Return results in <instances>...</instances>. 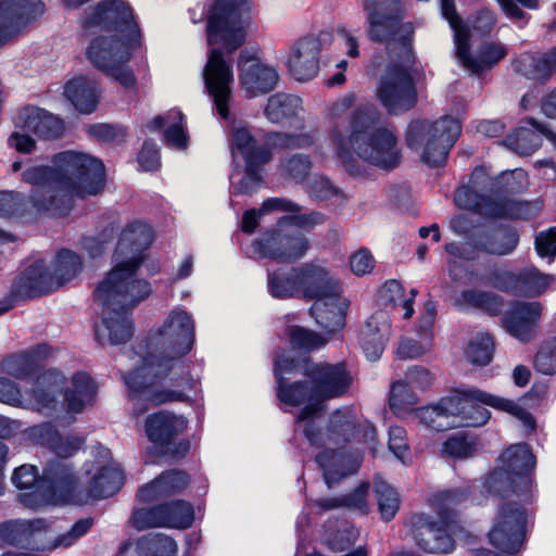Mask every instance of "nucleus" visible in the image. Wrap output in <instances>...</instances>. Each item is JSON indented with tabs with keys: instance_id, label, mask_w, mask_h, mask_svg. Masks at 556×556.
Returning a JSON list of instances; mask_svg holds the SVG:
<instances>
[{
	"instance_id": "43",
	"label": "nucleus",
	"mask_w": 556,
	"mask_h": 556,
	"mask_svg": "<svg viewBox=\"0 0 556 556\" xmlns=\"http://www.w3.org/2000/svg\"><path fill=\"white\" fill-rule=\"evenodd\" d=\"M446 401L447 396L442 397L437 404L416 407L415 416L427 428L437 432L455 428L456 422L452 419L451 407Z\"/></svg>"
},
{
	"instance_id": "53",
	"label": "nucleus",
	"mask_w": 556,
	"mask_h": 556,
	"mask_svg": "<svg viewBox=\"0 0 556 556\" xmlns=\"http://www.w3.org/2000/svg\"><path fill=\"white\" fill-rule=\"evenodd\" d=\"M494 349L493 337L490 333H481L469 341L465 354L472 365L486 366L493 359Z\"/></svg>"
},
{
	"instance_id": "2",
	"label": "nucleus",
	"mask_w": 556,
	"mask_h": 556,
	"mask_svg": "<svg viewBox=\"0 0 556 556\" xmlns=\"http://www.w3.org/2000/svg\"><path fill=\"white\" fill-rule=\"evenodd\" d=\"M154 239L150 225L134 220L122 230L116 248L118 262L98 283L93 291L94 302L102 306L101 326L96 328V340L103 338L113 344H124L134 336L132 311L152 293L151 283L137 278L144 262V251Z\"/></svg>"
},
{
	"instance_id": "15",
	"label": "nucleus",
	"mask_w": 556,
	"mask_h": 556,
	"mask_svg": "<svg viewBox=\"0 0 556 556\" xmlns=\"http://www.w3.org/2000/svg\"><path fill=\"white\" fill-rule=\"evenodd\" d=\"M376 98L390 114L406 113L418 103L416 81L403 63H390L381 76Z\"/></svg>"
},
{
	"instance_id": "60",
	"label": "nucleus",
	"mask_w": 556,
	"mask_h": 556,
	"mask_svg": "<svg viewBox=\"0 0 556 556\" xmlns=\"http://www.w3.org/2000/svg\"><path fill=\"white\" fill-rule=\"evenodd\" d=\"M312 166L308 155L296 153L285 161L282 173L285 177L295 182H303L308 177Z\"/></svg>"
},
{
	"instance_id": "52",
	"label": "nucleus",
	"mask_w": 556,
	"mask_h": 556,
	"mask_svg": "<svg viewBox=\"0 0 556 556\" xmlns=\"http://www.w3.org/2000/svg\"><path fill=\"white\" fill-rule=\"evenodd\" d=\"M374 493L378 504L381 519L389 522L394 519L400 509V496L397 491L386 481H375Z\"/></svg>"
},
{
	"instance_id": "33",
	"label": "nucleus",
	"mask_w": 556,
	"mask_h": 556,
	"mask_svg": "<svg viewBox=\"0 0 556 556\" xmlns=\"http://www.w3.org/2000/svg\"><path fill=\"white\" fill-rule=\"evenodd\" d=\"M23 126L38 138L54 140L65 134V121L58 115L38 106H26L21 112Z\"/></svg>"
},
{
	"instance_id": "23",
	"label": "nucleus",
	"mask_w": 556,
	"mask_h": 556,
	"mask_svg": "<svg viewBox=\"0 0 556 556\" xmlns=\"http://www.w3.org/2000/svg\"><path fill=\"white\" fill-rule=\"evenodd\" d=\"M43 13L41 0H0V46Z\"/></svg>"
},
{
	"instance_id": "19",
	"label": "nucleus",
	"mask_w": 556,
	"mask_h": 556,
	"mask_svg": "<svg viewBox=\"0 0 556 556\" xmlns=\"http://www.w3.org/2000/svg\"><path fill=\"white\" fill-rule=\"evenodd\" d=\"M492 288L516 296L535 298L549 287L552 277L540 271L535 266L525 267L518 271L495 268L485 276Z\"/></svg>"
},
{
	"instance_id": "9",
	"label": "nucleus",
	"mask_w": 556,
	"mask_h": 556,
	"mask_svg": "<svg viewBox=\"0 0 556 556\" xmlns=\"http://www.w3.org/2000/svg\"><path fill=\"white\" fill-rule=\"evenodd\" d=\"M274 377L275 394L280 404L290 407L303 406L296 420H305L320 413L313 383L307 379V371L302 355L282 353L275 357Z\"/></svg>"
},
{
	"instance_id": "59",
	"label": "nucleus",
	"mask_w": 556,
	"mask_h": 556,
	"mask_svg": "<svg viewBox=\"0 0 556 556\" xmlns=\"http://www.w3.org/2000/svg\"><path fill=\"white\" fill-rule=\"evenodd\" d=\"M288 336L293 348L305 352H312L324 344L320 334L301 326H290Z\"/></svg>"
},
{
	"instance_id": "17",
	"label": "nucleus",
	"mask_w": 556,
	"mask_h": 556,
	"mask_svg": "<svg viewBox=\"0 0 556 556\" xmlns=\"http://www.w3.org/2000/svg\"><path fill=\"white\" fill-rule=\"evenodd\" d=\"M193 521L194 508L185 500H173L149 508H136L131 514L132 527L139 531L150 528L186 530Z\"/></svg>"
},
{
	"instance_id": "39",
	"label": "nucleus",
	"mask_w": 556,
	"mask_h": 556,
	"mask_svg": "<svg viewBox=\"0 0 556 556\" xmlns=\"http://www.w3.org/2000/svg\"><path fill=\"white\" fill-rule=\"evenodd\" d=\"M125 476L123 470L112 467L102 466L98 472L92 477L88 488L87 496L84 497L79 492L76 493L83 498V503L86 500H102L108 498L116 494L124 485Z\"/></svg>"
},
{
	"instance_id": "47",
	"label": "nucleus",
	"mask_w": 556,
	"mask_h": 556,
	"mask_svg": "<svg viewBox=\"0 0 556 556\" xmlns=\"http://www.w3.org/2000/svg\"><path fill=\"white\" fill-rule=\"evenodd\" d=\"M83 270V260L73 250L63 248L54 258L53 271L51 273L55 288H60L74 278Z\"/></svg>"
},
{
	"instance_id": "50",
	"label": "nucleus",
	"mask_w": 556,
	"mask_h": 556,
	"mask_svg": "<svg viewBox=\"0 0 556 556\" xmlns=\"http://www.w3.org/2000/svg\"><path fill=\"white\" fill-rule=\"evenodd\" d=\"M327 432L330 441L346 444L355 439L357 425L350 413L336 409L329 417Z\"/></svg>"
},
{
	"instance_id": "24",
	"label": "nucleus",
	"mask_w": 556,
	"mask_h": 556,
	"mask_svg": "<svg viewBox=\"0 0 556 556\" xmlns=\"http://www.w3.org/2000/svg\"><path fill=\"white\" fill-rule=\"evenodd\" d=\"M468 240L471 248L478 252L505 256L516 250L520 235L516 227L501 223L493 228L472 231Z\"/></svg>"
},
{
	"instance_id": "14",
	"label": "nucleus",
	"mask_w": 556,
	"mask_h": 556,
	"mask_svg": "<svg viewBox=\"0 0 556 556\" xmlns=\"http://www.w3.org/2000/svg\"><path fill=\"white\" fill-rule=\"evenodd\" d=\"M81 27H99L104 31L121 34L130 40L139 41L141 30L135 20L134 10L126 0H100L85 10Z\"/></svg>"
},
{
	"instance_id": "46",
	"label": "nucleus",
	"mask_w": 556,
	"mask_h": 556,
	"mask_svg": "<svg viewBox=\"0 0 556 556\" xmlns=\"http://www.w3.org/2000/svg\"><path fill=\"white\" fill-rule=\"evenodd\" d=\"M508 54V49L501 42L482 41L478 46L477 55L470 56L465 67L475 75L493 68Z\"/></svg>"
},
{
	"instance_id": "34",
	"label": "nucleus",
	"mask_w": 556,
	"mask_h": 556,
	"mask_svg": "<svg viewBox=\"0 0 556 556\" xmlns=\"http://www.w3.org/2000/svg\"><path fill=\"white\" fill-rule=\"evenodd\" d=\"M391 326L383 314H372L359 332V344L367 359H379L389 340Z\"/></svg>"
},
{
	"instance_id": "5",
	"label": "nucleus",
	"mask_w": 556,
	"mask_h": 556,
	"mask_svg": "<svg viewBox=\"0 0 556 556\" xmlns=\"http://www.w3.org/2000/svg\"><path fill=\"white\" fill-rule=\"evenodd\" d=\"M250 10L251 0H213L207 10L206 40L211 49L203 68V80L216 113L224 121L230 117L232 99L231 55L245 43L243 18Z\"/></svg>"
},
{
	"instance_id": "13",
	"label": "nucleus",
	"mask_w": 556,
	"mask_h": 556,
	"mask_svg": "<svg viewBox=\"0 0 556 556\" xmlns=\"http://www.w3.org/2000/svg\"><path fill=\"white\" fill-rule=\"evenodd\" d=\"M454 510L441 508L439 519L426 513H416L409 517V531L418 546L428 554H448L455 549L456 542L451 533Z\"/></svg>"
},
{
	"instance_id": "21",
	"label": "nucleus",
	"mask_w": 556,
	"mask_h": 556,
	"mask_svg": "<svg viewBox=\"0 0 556 556\" xmlns=\"http://www.w3.org/2000/svg\"><path fill=\"white\" fill-rule=\"evenodd\" d=\"M239 81L247 97L254 98L273 91L279 76L274 67L263 64L248 50H242L238 58Z\"/></svg>"
},
{
	"instance_id": "49",
	"label": "nucleus",
	"mask_w": 556,
	"mask_h": 556,
	"mask_svg": "<svg viewBox=\"0 0 556 556\" xmlns=\"http://www.w3.org/2000/svg\"><path fill=\"white\" fill-rule=\"evenodd\" d=\"M454 33L456 55L465 67L471 56L470 27L464 22L457 10L441 13Z\"/></svg>"
},
{
	"instance_id": "27",
	"label": "nucleus",
	"mask_w": 556,
	"mask_h": 556,
	"mask_svg": "<svg viewBox=\"0 0 556 556\" xmlns=\"http://www.w3.org/2000/svg\"><path fill=\"white\" fill-rule=\"evenodd\" d=\"M542 309L540 302L514 301L503 315V325L509 334L529 342L534 338Z\"/></svg>"
},
{
	"instance_id": "55",
	"label": "nucleus",
	"mask_w": 556,
	"mask_h": 556,
	"mask_svg": "<svg viewBox=\"0 0 556 556\" xmlns=\"http://www.w3.org/2000/svg\"><path fill=\"white\" fill-rule=\"evenodd\" d=\"M86 131L100 143L122 144L128 136V127L121 124L94 123L88 125Z\"/></svg>"
},
{
	"instance_id": "26",
	"label": "nucleus",
	"mask_w": 556,
	"mask_h": 556,
	"mask_svg": "<svg viewBox=\"0 0 556 556\" xmlns=\"http://www.w3.org/2000/svg\"><path fill=\"white\" fill-rule=\"evenodd\" d=\"M482 391L479 389L457 390L456 394L447 396L450 414L457 427H481L491 418V412L480 403Z\"/></svg>"
},
{
	"instance_id": "63",
	"label": "nucleus",
	"mask_w": 556,
	"mask_h": 556,
	"mask_svg": "<svg viewBox=\"0 0 556 556\" xmlns=\"http://www.w3.org/2000/svg\"><path fill=\"white\" fill-rule=\"evenodd\" d=\"M137 162L144 172H156L161 168V152L153 139H146L137 155Z\"/></svg>"
},
{
	"instance_id": "32",
	"label": "nucleus",
	"mask_w": 556,
	"mask_h": 556,
	"mask_svg": "<svg viewBox=\"0 0 556 556\" xmlns=\"http://www.w3.org/2000/svg\"><path fill=\"white\" fill-rule=\"evenodd\" d=\"M29 437L35 443L54 453L58 456L56 459L62 460H67L75 455L84 444V440L79 437L64 439L56 426L50 421L31 427Z\"/></svg>"
},
{
	"instance_id": "8",
	"label": "nucleus",
	"mask_w": 556,
	"mask_h": 556,
	"mask_svg": "<svg viewBox=\"0 0 556 556\" xmlns=\"http://www.w3.org/2000/svg\"><path fill=\"white\" fill-rule=\"evenodd\" d=\"M362 5L367 38L374 43L399 45L403 61L413 64L415 28L412 22H405L406 8L402 0H362Z\"/></svg>"
},
{
	"instance_id": "51",
	"label": "nucleus",
	"mask_w": 556,
	"mask_h": 556,
	"mask_svg": "<svg viewBox=\"0 0 556 556\" xmlns=\"http://www.w3.org/2000/svg\"><path fill=\"white\" fill-rule=\"evenodd\" d=\"M419 399L413 389L403 380L392 383L389 395V407L397 416L404 417L413 413Z\"/></svg>"
},
{
	"instance_id": "25",
	"label": "nucleus",
	"mask_w": 556,
	"mask_h": 556,
	"mask_svg": "<svg viewBox=\"0 0 556 556\" xmlns=\"http://www.w3.org/2000/svg\"><path fill=\"white\" fill-rule=\"evenodd\" d=\"M51 354L48 343L35 344L26 351L5 356L0 363V371L17 380H37L42 374V362Z\"/></svg>"
},
{
	"instance_id": "6",
	"label": "nucleus",
	"mask_w": 556,
	"mask_h": 556,
	"mask_svg": "<svg viewBox=\"0 0 556 556\" xmlns=\"http://www.w3.org/2000/svg\"><path fill=\"white\" fill-rule=\"evenodd\" d=\"M379 123L380 112L376 105L364 104L356 108L351 115L349 137H344L340 130L332 131L331 139L336 146L337 157L352 177L363 175L354 153L386 172H392L400 166L402 152L397 147V138Z\"/></svg>"
},
{
	"instance_id": "45",
	"label": "nucleus",
	"mask_w": 556,
	"mask_h": 556,
	"mask_svg": "<svg viewBox=\"0 0 556 556\" xmlns=\"http://www.w3.org/2000/svg\"><path fill=\"white\" fill-rule=\"evenodd\" d=\"M457 305L460 308H478L490 316H497L503 311L504 299L502 295L490 291L466 289L460 292Z\"/></svg>"
},
{
	"instance_id": "11",
	"label": "nucleus",
	"mask_w": 556,
	"mask_h": 556,
	"mask_svg": "<svg viewBox=\"0 0 556 556\" xmlns=\"http://www.w3.org/2000/svg\"><path fill=\"white\" fill-rule=\"evenodd\" d=\"M187 426L186 417L169 410H159L147 416L144 432L157 456L180 460L189 454L191 447L189 439H179Z\"/></svg>"
},
{
	"instance_id": "7",
	"label": "nucleus",
	"mask_w": 556,
	"mask_h": 556,
	"mask_svg": "<svg viewBox=\"0 0 556 556\" xmlns=\"http://www.w3.org/2000/svg\"><path fill=\"white\" fill-rule=\"evenodd\" d=\"M11 480L16 489L23 491L18 494V500L28 508L75 505L83 502L76 493L78 479L74 466L68 460H49L41 476L36 466L24 464L14 469Z\"/></svg>"
},
{
	"instance_id": "41",
	"label": "nucleus",
	"mask_w": 556,
	"mask_h": 556,
	"mask_svg": "<svg viewBox=\"0 0 556 556\" xmlns=\"http://www.w3.org/2000/svg\"><path fill=\"white\" fill-rule=\"evenodd\" d=\"M46 520H8L0 523V538L14 546H26L37 532L45 531Z\"/></svg>"
},
{
	"instance_id": "10",
	"label": "nucleus",
	"mask_w": 556,
	"mask_h": 556,
	"mask_svg": "<svg viewBox=\"0 0 556 556\" xmlns=\"http://www.w3.org/2000/svg\"><path fill=\"white\" fill-rule=\"evenodd\" d=\"M460 132V123L451 116L441 117L432 123L418 118L407 125L405 141L412 151L422 150V162L438 168L445 164Z\"/></svg>"
},
{
	"instance_id": "61",
	"label": "nucleus",
	"mask_w": 556,
	"mask_h": 556,
	"mask_svg": "<svg viewBox=\"0 0 556 556\" xmlns=\"http://www.w3.org/2000/svg\"><path fill=\"white\" fill-rule=\"evenodd\" d=\"M26 211V197L20 191H0V216H22Z\"/></svg>"
},
{
	"instance_id": "1",
	"label": "nucleus",
	"mask_w": 556,
	"mask_h": 556,
	"mask_svg": "<svg viewBox=\"0 0 556 556\" xmlns=\"http://www.w3.org/2000/svg\"><path fill=\"white\" fill-rule=\"evenodd\" d=\"M194 341L192 316L184 309L172 311L157 336L142 340L146 353L140 366L123 377L129 399L146 400L153 405L191 403L187 392L194 391L198 381L190 364L176 358L189 354Z\"/></svg>"
},
{
	"instance_id": "44",
	"label": "nucleus",
	"mask_w": 556,
	"mask_h": 556,
	"mask_svg": "<svg viewBox=\"0 0 556 556\" xmlns=\"http://www.w3.org/2000/svg\"><path fill=\"white\" fill-rule=\"evenodd\" d=\"M301 106L302 99L299 96L277 92L268 98L264 114L271 123H283L294 118Z\"/></svg>"
},
{
	"instance_id": "40",
	"label": "nucleus",
	"mask_w": 556,
	"mask_h": 556,
	"mask_svg": "<svg viewBox=\"0 0 556 556\" xmlns=\"http://www.w3.org/2000/svg\"><path fill=\"white\" fill-rule=\"evenodd\" d=\"M340 300L341 295L314 303L309 308L318 326L328 333H334L345 326L348 303H341Z\"/></svg>"
},
{
	"instance_id": "31",
	"label": "nucleus",
	"mask_w": 556,
	"mask_h": 556,
	"mask_svg": "<svg viewBox=\"0 0 556 556\" xmlns=\"http://www.w3.org/2000/svg\"><path fill=\"white\" fill-rule=\"evenodd\" d=\"M315 462L323 472V479L328 489L355 473L361 465L357 458L344 447L324 448L316 454Z\"/></svg>"
},
{
	"instance_id": "62",
	"label": "nucleus",
	"mask_w": 556,
	"mask_h": 556,
	"mask_svg": "<svg viewBox=\"0 0 556 556\" xmlns=\"http://www.w3.org/2000/svg\"><path fill=\"white\" fill-rule=\"evenodd\" d=\"M168 117L172 118V124L164 130L165 143L179 149L186 148L188 136L184 129L185 114L181 111H176Z\"/></svg>"
},
{
	"instance_id": "16",
	"label": "nucleus",
	"mask_w": 556,
	"mask_h": 556,
	"mask_svg": "<svg viewBox=\"0 0 556 556\" xmlns=\"http://www.w3.org/2000/svg\"><path fill=\"white\" fill-rule=\"evenodd\" d=\"M302 358L321 410L327 401L341 397L349 392L352 376L345 362H314L308 355H302Z\"/></svg>"
},
{
	"instance_id": "64",
	"label": "nucleus",
	"mask_w": 556,
	"mask_h": 556,
	"mask_svg": "<svg viewBox=\"0 0 556 556\" xmlns=\"http://www.w3.org/2000/svg\"><path fill=\"white\" fill-rule=\"evenodd\" d=\"M534 248L538 255L553 262L556 257V227H551L535 236Z\"/></svg>"
},
{
	"instance_id": "36",
	"label": "nucleus",
	"mask_w": 556,
	"mask_h": 556,
	"mask_svg": "<svg viewBox=\"0 0 556 556\" xmlns=\"http://www.w3.org/2000/svg\"><path fill=\"white\" fill-rule=\"evenodd\" d=\"M302 265L279 267L267 275L269 294L277 300L302 299Z\"/></svg>"
},
{
	"instance_id": "37",
	"label": "nucleus",
	"mask_w": 556,
	"mask_h": 556,
	"mask_svg": "<svg viewBox=\"0 0 556 556\" xmlns=\"http://www.w3.org/2000/svg\"><path fill=\"white\" fill-rule=\"evenodd\" d=\"M507 193L497 197L492 204L491 218H505L511 220H530L539 215L543 208V202L539 199L515 200L506 198Z\"/></svg>"
},
{
	"instance_id": "42",
	"label": "nucleus",
	"mask_w": 556,
	"mask_h": 556,
	"mask_svg": "<svg viewBox=\"0 0 556 556\" xmlns=\"http://www.w3.org/2000/svg\"><path fill=\"white\" fill-rule=\"evenodd\" d=\"M518 70L529 79L545 83L556 73V45L540 56L527 55L518 61Z\"/></svg>"
},
{
	"instance_id": "22",
	"label": "nucleus",
	"mask_w": 556,
	"mask_h": 556,
	"mask_svg": "<svg viewBox=\"0 0 556 556\" xmlns=\"http://www.w3.org/2000/svg\"><path fill=\"white\" fill-rule=\"evenodd\" d=\"M56 290L51 271L46 262L41 258L36 260L27 266L12 283L10 294L0 301V306L7 300L12 301L15 306L16 299H34L43 294H48Z\"/></svg>"
},
{
	"instance_id": "38",
	"label": "nucleus",
	"mask_w": 556,
	"mask_h": 556,
	"mask_svg": "<svg viewBox=\"0 0 556 556\" xmlns=\"http://www.w3.org/2000/svg\"><path fill=\"white\" fill-rule=\"evenodd\" d=\"M64 94L80 114L93 113L100 101L96 83L84 76L70 79L64 86Z\"/></svg>"
},
{
	"instance_id": "29",
	"label": "nucleus",
	"mask_w": 556,
	"mask_h": 556,
	"mask_svg": "<svg viewBox=\"0 0 556 556\" xmlns=\"http://www.w3.org/2000/svg\"><path fill=\"white\" fill-rule=\"evenodd\" d=\"M543 136L556 146V134L553 130L534 117H527L505 137L503 143L520 155H531L542 146Z\"/></svg>"
},
{
	"instance_id": "3",
	"label": "nucleus",
	"mask_w": 556,
	"mask_h": 556,
	"mask_svg": "<svg viewBox=\"0 0 556 556\" xmlns=\"http://www.w3.org/2000/svg\"><path fill=\"white\" fill-rule=\"evenodd\" d=\"M502 466L485 478L486 492L501 500L490 539L497 547L516 552L527 539L528 505L536 500L533 473L536 457L526 442L513 444L498 457Z\"/></svg>"
},
{
	"instance_id": "18",
	"label": "nucleus",
	"mask_w": 556,
	"mask_h": 556,
	"mask_svg": "<svg viewBox=\"0 0 556 556\" xmlns=\"http://www.w3.org/2000/svg\"><path fill=\"white\" fill-rule=\"evenodd\" d=\"M252 247L262 257L292 263L306 254L309 241L299 229L273 228L255 239Z\"/></svg>"
},
{
	"instance_id": "12",
	"label": "nucleus",
	"mask_w": 556,
	"mask_h": 556,
	"mask_svg": "<svg viewBox=\"0 0 556 556\" xmlns=\"http://www.w3.org/2000/svg\"><path fill=\"white\" fill-rule=\"evenodd\" d=\"M507 175L491 177L483 166H477L469 178V184L459 186L454 194L455 205L462 210L470 211L485 218H491L492 204L495 199L510 193L511 188L506 186Z\"/></svg>"
},
{
	"instance_id": "4",
	"label": "nucleus",
	"mask_w": 556,
	"mask_h": 556,
	"mask_svg": "<svg viewBox=\"0 0 556 556\" xmlns=\"http://www.w3.org/2000/svg\"><path fill=\"white\" fill-rule=\"evenodd\" d=\"M51 165H33L23 174L31 186L29 201L39 213L65 217L74 207L75 194L97 195L105 187V166L94 156L72 150L51 157Z\"/></svg>"
},
{
	"instance_id": "54",
	"label": "nucleus",
	"mask_w": 556,
	"mask_h": 556,
	"mask_svg": "<svg viewBox=\"0 0 556 556\" xmlns=\"http://www.w3.org/2000/svg\"><path fill=\"white\" fill-rule=\"evenodd\" d=\"M61 380L62 375L60 371L54 369L43 371L36 380L39 386L35 390V397L37 402L46 407H50L55 403Z\"/></svg>"
},
{
	"instance_id": "57",
	"label": "nucleus",
	"mask_w": 556,
	"mask_h": 556,
	"mask_svg": "<svg viewBox=\"0 0 556 556\" xmlns=\"http://www.w3.org/2000/svg\"><path fill=\"white\" fill-rule=\"evenodd\" d=\"M164 497L181 493L190 483L189 475L181 469H168L155 477Z\"/></svg>"
},
{
	"instance_id": "56",
	"label": "nucleus",
	"mask_w": 556,
	"mask_h": 556,
	"mask_svg": "<svg viewBox=\"0 0 556 556\" xmlns=\"http://www.w3.org/2000/svg\"><path fill=\"white\" fill-rule=\"evenodd\" d=\"M533 367L535 371L546 375H556V337L543 340L534 355Z\"/></svg>"
},
{
	"instance_id": "35",
	"label": "nucleus",
	"mask_w": 556,
	"mask_h": 556,
	"mask_svg": "<svg viewBox=\"0 0 556 556\" xmlns=\"http://www.w3.org/2000/svg\"><path fill=\"white\" fill-rule=\"evenodd\" d=\"M97 393L98 386L88 372H75L72 377V388H67L63 395L66 410L71 414H80L94 403Z\"/></svg>"
},
{
	"instance_id": "20",
	"label": "nucleus",
	"mask_w": 556,
	"mask_h": 556,
	"mask_svg": "<svg viewBox=\"0 0 556 556\" xmlns=\"http://www.w3.org/2000/svg\"><path fill=\"white\" fill-rule=\"evenodd\" d=\"M140 45L141 39L134 41L124 36L100 35L91 40L86 54L92 65L103 72L116 63H127Z\"/></svg>"
},
{
	"instance_id": "30",
	"label": "nucleus",
	"mask_w": 556,
	"mask_h": 556,
	"mask_svg": "<svg viewBox=\"0 0 556 556\" xmlns=\"http://www.w3.org/2000/svg\"><path fill=\"white\" fill-rule=\"evenodd\" d=\"M320 49V41L314 36L302 37L295 42L287 65L298 81L313 79L318 74Z\"/></svg>"
},
{
	"instance_id": "48",
	"label": "nucleus",
	"mask_w": 556,
	"mask_h": 556,
	"mask_svg": "<svg viewBox=\"0 0 556 556\" xmlns=\"http://www.w3.org/2000/svg\"><path fill=\"white\" fill-rule=\"evenodd\" d=\"M139 556H176V541L163 533H148L136 542Z\"/></svg>"
},
{
	"instance_id": "28",
	"label": "nucleus",
	"mask_w": 556,
	"mask_h": 556,
	"mask_svg": "<svg viewBox=\"0 0 556 556\" xmlns=\"http://www.w3.org/2000/svg\"><path fill=\"white\" fill-rule=\"evenodd\" d=\"M302 299L314 300L318 303L324 300H333L341 295L342 288L330 271L314 263L302 264Z\"/></svg>"
},
{
	"instance_id": "58",
	"label": "nucleus",
	"mask_w": 556,
	"mask_h": 556,
	"mask_svg": "<svg viewBox=\"0 0 556 556\" xmlns=\"http://www.w3.org/2000/svg\"><path fill=\"white\" fill-rule=\"evenodd\" d=\"M442 451L455 459L467 458L475 453L476 442L468 433L457 432L444 441Z\"/></svg>"
}]
</instances>
